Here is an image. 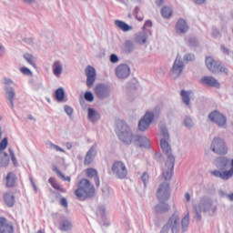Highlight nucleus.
Here are the masks:
<instances>
[{
  "label": "nucleus",
  "instance_id": "52",
  "mask_svg": "<svg viewBox=\"0 0 233 233\" xmlns=\"http://www.w3.org/2000/svg\"><path fill=\"white\" fill-rule=\"evenodd\" d=\"M196 5H203L205 3V0H193Z\"/></svg>",
  "mask_w": 233,
  "mask_h": 233
},
{
  "label": "nucleus",
  "instance_id": "2",
  "mask_svg": "<svg viewBox=\"0 0 233 233\" xmlns=\"http://www.w3.org/2000/svg\"><path fill=\"white\" fill-rule=\"evenodd\" d=\"M116 134L119 139L127 145H130L132 141H137L140 147L150 148V140L147 137L134 136L130 132V127L125 122L118 123Z\"/></svg>",
  "mask_w": 233,
  "mask_h": 233
},
{
  "label": "nucleus",
  "instance_id": "31",
  "mask_svg": "<svg viewBox=\"0 0 233 233\" xmlns=\"http://www.w3.org/2000/svg\"><path fill=\"white\" fill-rule=\"evenodd\" d=\"M124 52H126V54H130V52H134V43L132 41H126V43L124 44Z\"/></svg>",
  "mask_w": 233,
  "mask_h": 233
},
{
  "label": "nucleus",
  "instance_id": "37",
  "mask_svg": "<svg viewBox=\"0 0 233 233\" xmlns=\"http://www.w3.org/2000/svg\"><path fill=\"white\" fill-rule=\"evenodd\" d=\"M6 147H8V138L5 137L0 142V150H6Z\"/></svg>",
  "mask_w": 233,
  "mask_h": 233
},
{
  "label": "nucleus",
  "instance_id": "39",
  "mask_svg": "<svg viewBox=\"0 0 233 233\" xmlns=\"http://www.w3.org/2000/svg\"><path fill=\"white\" fill-rule=\"evenodd\" d=\"M56 174L58 177H61V179H63V181H67L68 183H70L71 181L70 177H65V175H63V173L59 170L56 171Z\"/></svg>",
  "mask_w": 233,
  "mask_h": 233
},
{
  "label": "nucleus",
  "instance_id": "33",
  "mask_svg": "<svg viewBox=\"0 0 233 233\" xmlns=\"http://www.w3.org/2000/svg\"><path fill=\"white\" fill-rule=\"evenodd\" d=\"M24 58L25 59V61H27V63H29V65H31V66H33L34 68H37V66H35V63L34 62V56L25 53L24 55Z\"/></svg>",
  "mask_w": 233,
  "mask_h": 233
},
{
  "label": "nucleus",
  "instance_id": "46",
  "mask_svg": "<svg viewBox=\"0 0 233 233\" xmlns=\"http://www.w3.org/2000/svg\"><path fill=\"white\" fill-rule=\"evenodd\" d=\"M60 205H62V207H64L65 208H67L68 202L66 201V198H61Z\"/></svg>",
  "mask_w": 233,
  "mask_h": 233
},
{
  "label": "nucleus",
  "instance_id": "34",
  "mask_svg": "<svg viewBox=\"0 0 233 233\" xmlns=\"http://www.w3.org/2000/svg\"><path fill=\"white\" fill-rule=\"evenodd\" d=\"M137 43L139 45H144V43H147V34L145 33H139L136 37Z\"/></svg>",
  "mask_w": 233,
  "mask_h": 233
},
{
  "label": "nucleus",
  "instance_id": "26",
  "mask_svg": "<svg viewBox=\"0 0 233 233\" xmlns=\"http://www.w3.org/2000/svg\"><path fill=\"white\" fill-rule=\"evenodd\" d=\"M48 182L53 187V188H55V190H58L59 192H63V193L66 192V189L62 187L61 185H59V183L57 182V180H56V178L50 177L48 179Z\"/></svg>",
  "mask_w": 233,
  "mask_h": 233
},
{
  "label": "nucleus",
  "instance_id": "28",
  "mask_svg": "<svg viewBox=\"0 0 233 233\" xmlns=\"http://www.w3.org/2000/svg\"><path fill=\"white\" fill-rule=\"evenodd\" d=\"M190 94H192V92L185 91V90H182L181 93H180L183 103L185 105H187V106H188V105H190Z\"/></svg>",
  "mask_w": 233,
  "mask_h": 233
},
{
  "label": "nucleus",
  "instance_id": "13",
  "mask_svg": "<svg viewBox=\"0 0 233 233\" xmlns=\"http://www.w3.org/2000/svg\"><path fill=\"white\" fill-rule=\"evenodd\" d=\"M116 76L119 79H127L130 76V67L127 64H121L116 68Z\"/></svg>",
  "mask_w": 233,
  "mask_h": 233
},
{
  "label": "nucleus",
  "instance_id": "14",
  "mask_svg": "<svg viewBox=\"0 0 233 233\" xmlns=\"http://www.w3.org/2000/svg\"><path fill=\"white\" fill-rule=\"evenodd\" d=\"M85 175H86V177H88V179H94L96 187H99L100 180H99V173L97 172V169L94 167H88L85 169Z\"/></svg>",
  "mask_w": 233,
  "mask_h": 233
},
{
  "label": "nucleus",
  "instance_id": "4",
  "mask_svg": "<svg viewBox=\"0 0 233 233\" xmlns=\"http://www.w3.org/2000/svg\"><path fill=\"white\" fill-rule=\"evenodd\" d=\"M157 198L160 205H157L155 207V212H157V214L168 212L170 206H168V204H165V202L170 199V186L167 183L161 184L157 191Z\"/></svg>",
  "mask_w": 233,
  "mask_h": 233
},
{
  "label": "nucleus",
  "instance_id": "63",
  "mask_svg": "<svg viewBox=\"0 0 233 233\" xmlns=\"http://www.w3.org/2000/svg\"><path fill=\"white\" fill-rule=\"evenodd\" d=\"M3 52V46H0V53Z\"/></svg>",
  "mask_w": 233,
  "mask_h": 233
},
{
  "label": "nucleus",
  "instance_id": "15",
  "mask_svg": "<svg viewBox=\"0 0 233 233\" xmlns=\"http://www.w3.org/2000/svg\"><path fill=\"white\" fill-rule=\"evenodd\" d=\"M200 83L206 86H213L214 88H219L221 86L219 82L213 76H203L200 79Z\"/></svg>",
  "mask_w": 233,
  "mask_h": 233
},
{
  "label": "nucleus",
  "instance_id": "10",
  "mask_svg": "<svg viewBox=\"0 0 233 233\" xmlns=\"http://www.w3.org/2000/svg\"><path fill=\"white\" fill-rule=\"evenodd\" d=\"M208 118L212 123H216L218 127H227V116L218 111H213L209 114Z\"/></svg>",
  "mask_w": 233,
  "mask_h": 233
},
{
  "label": "nucleus",
  "instance_id": "45",
  "mask_svg": "<svg viewBox=\"0 0 233 233\" xmlns=\"http://www.w3.org/2000/svg\"><path fill=\"white\" fill-rule=\"evenodd\" d=\"M184 125H186V127H192V119L191 118H186L185 120H184Z\"/></svg>",
  "mask_w": 233,
  "mask_h": 233
},
{
  "label": "nucleus",
  "instance_id": "47",
  "mask_svg": "<svg viewBox=\"0 0 233 233\" xmlns=\"http://www.w3.org/2000/svg\"><path fill=\"white\" fill-rule=\"evenodd\" d=\"M110 61H111V63H117L119 61V58L116 55H111Z\"/></svg>",
  "mask_w": 233,
  "mask_h": 233
},
{
  "label": "nucleus",
  "instance_id": "5",
  "mask_svg": "<svg viewBox=\"0 0 233 233\" xmlns=\"http://www.w3.org/2000/svg\"><path fill=\"white\" fill-rule=\"evenodd\" d=\"M76 187L77 188L74 191V194L79 201H85V199L96 196V187L87 178H82Z\"/></svg>",
  "mask_w": 233,
  "mask_h": 233
},
{
  "label": "nucleus",
  "instance_id": "56",
  "mask_svg": "<svg viewBox=\"0 0 233 233\" xmlns=\"http://www.w3.org/2000/svg\"><path fill=\"white\" fill-rule=\"evenodd\" d=\"M66 147L67 150H70L72 148V144L71 143H66Z\"/></svg>",
  "mask_w": 233,
  "mask_h": 233
},
{
  "label": "nucleus",
  "instance_id": "42",
  "mask_svg": "<svg viewBox=\"0 0 233 233\" xmlns=\"http://www.w3.org/2000/svg\"><path fill=\"white\" fill-rule=\"evenodd\" d=\"M149 177H150L148 176V173H147V172L143 173L141 179H142L145 187H147V182L148 181Z\"/></svg>",
  "mask_w": 233,
  "mask_h": 233
},
{
  "label": "nucleus",
  "instance_id": "62",
  "mask_svg": "<svg viewBox=\"0 0 233 233\" xmlns=\"http://www.w3.org/2000/svg\"><path fill=\"white\" fill-rule=\"evenodd\" d=\"M137 21H143V17H137Z\"/></svg>",
  "mask_w": 233,
  "mask_h": 233
},
{
  "label": "nucleus",
  "instance_id": "22",
  "mask_svg": "<svg viewBox=\"0 0 233 233\" xmlns=\"http://www.w3.org/2000/svg\"><path fill=\"white\" fill-rule=\"evenodd\" d=\"M179 224V216L173 214L167 222V227L172 228V232L177 230V227Z\"/></svg>",
  "mask_w": 233,
  "mask_h": 233
},
{
  "label": "nucleus",
  "instance_id": "1",
  "mask_svg": "<svg viewBox=\"0 0 233 233\" xmlns=\"http://www.w3.org/2000/svg\"><path fill=\"white\" fill-rule=\"evenodd\" d=\"M160 130L164 137L160 140V148L167 157L162 176L165 181H170V179H172V176L174 172V165L176 163V157L172 156V147H170V145L168 144V141H167V139H169L170 137L168 136V131H167V127H162Z\"/></svg>",
  "mask_w": 233,
  "mask_h": 233
},
{
  "label": "nucleus",
  "instance_id": "43",
  "mask_svg": "<svg viewBox=\"0 0 233 233\" xmlns=\"http://www.w3.org/2000/svg\"><path fill=\"white\" fill-rule=\"evenodd\" d=\"M65 112L67 114V116H72V114L74 113V109H72V107L68 106H66Z\"/></svg>",
  "mask_w": 233,
  "mask_h": 233
},
{
  "label": "nucleus",
  "instance_id": "51",
  "mask_svg": "<svg viewBox=\"0 0 233 233\" xmlns=\"http://www.w3.org/2000/svg\"><path fill=\"white\" fill-rule=\"evenodd\" d=\"M163 3H165V0H157V1H156V5H157V6H161V5H163Z\"/></svg>",
  "mask_w": 233,
  "mask_h": 233
},
{
  "label": "nucleus",
  "instance_id": "17",
  "mask_svg": "<svg viewBox=\"0 0 233 233\" xmlns=\"http://www.w3.org/2000/svg\"><path fill=\"white\" fill-rule=\"evenodd\" d=\"M0 233H14V226L8 224L5 218H0Z\"/></svg>",
  "mask_w": 233,
  "mask_h": 233
},
{
  "label": "nucleus",
  "instance_id": "29",
  "mask_svg": "<svg viewBox=\"0 0 233 233\" xmlns=\"http://www.w3.org/2000/svg\"><path fill=\"white\" fill-rule=\"evenodd\" d=\"M72 228V222L70 220H62L60 222V230L66 232Z\"/></svg>",
  "mask_w": 233,
  "mask_h": 233
},
{
  "label": "nucleus",
  "instance_id": "49",
  "mask_svg": "<svg viewBox=\"0 0 233 233\" xmlns=\"http://www.w3.org/2000/svg\"><path fill=\"white\" fill-rule=\"evenodd\" d=\"M195 210H196V214H197V219L198 221L201 220V215H199V211L198 210V207L195 206Z\"/></svg>",
  "mask_w": 233,
  "mask_h": 233
},
{
  "label": "nucleus",
  "instance_id": "41",
  "mask_svg": "<svg viewBox=\"0 0 233 233\" xmlns=\"http://www.w3.org/2000/svg\"><path fill=\"white\" fill-rule=\"evenodd\" d=\"M190 221V218L188 215L185 216L182 219V227H188V223Z\"/></svg>",
  "mask_w": 233,
  "mask_h": 233
},
{
  "label": "nucleus",
  "instance_id": "57",
  "mask_svg": "<svg viewBox=\"0 0 233 233\" xmlns=\"http://www.w3.org/2000/svg\"><path fill=\"white\" fill-rule=\"evenodd\" d=\"M228 197L230 199V201H233V193L229 194Z\"/></svg>",
  "mask_w": 233,
  "mask_h": 233
},
{
  "label": "nucleus",
  "instance_id": "6",
  "mask_svg": "<svg viewBox=\"0 0 233 233\" xmlns=\"http://www.w3.org/2000/svg\"><path fill=\"white\" fill-rule=\"evenodd\" d=\"M212 152L218 154L219 156H225L228 153V148L225 145V140L221 137H215L211 142L210 147Z\"/></svg>",
  "mask_w": 233,
  "mask_h": 233
},
{
  "label": "nucleus",
  "instance_id": "50",
  "mask_svg": "<svg viewBox=\"0 0 233 233\" xmlns=\"http://www.w3.org/2000/svg\"><path fill=\"white\" fill-rule=\"evenodd\" d=\"M4 84H5V85H12V79H10V78H5Z\"/></svg>",
  "mask_w": 233,
  "mask_h": 233
},
{
  "label": "nucleus",
  "instance_id": "54",
  "mask_svg": "<svg viewBox=\"0 0 233 233\" xmlns=\"http://www.w3.org/2000/svg\"><path fill=\"white\" fill-rule=\"evenodd\" d=\"M221 50H222V52H224V54L228 53V49H227V47H225V46H221Z\"/></svg>",
  "mask_w": 233,
  "mask_h": 233
},
{
  "label": "nucleus",
  "instance_id": "20",
  "mask_svg": "<svg viewBox=\"0 0 233 233\" xmlns=\"http://www.w3.org/2000/svg\"><path fill=\"white\" fill-rule=\"evenodd\" d=\"M181 72H183V63L177 58L172 67V74L176 75L177 77H179Z\"/></svg>",
  "mask_w": 233,
  "mask_h": 233
},
{
  "label": "nucleus",
  "instance_id": "53",
  "mask_svg": "<svg viewBox=\"0 0 233 233\" xmlns=\"http://www.w3.org/2000/svg\"><path fill=\"white\" fill-rule=\"evenodd\" d=\"M185 198H186L187 201H190V194L189 193H186Z\"/></svg>",
  "mask_w": 233,
  "mask_h": 233
},
{
  "label": "nucleus",
  "instance_id": "40",
  "mask_svg": "<svg viewBox=\"0 0 233 233\" xmlns=\"http://www.w3.org/2000/svg\"><path fill=\"white\" fill-rule=\"evenodd\" d=\"M20 72L24 74V76H32V71H30L28 67H21Z\"/></svg>",
  "mask_w": 233,
  "mask_h": 233
},
{
  "label": "nucleus",
  "instance_id": "59",
  "mask_svg": "<svg viewBox=\"0 0 233 233\" xmlns=\"http://www.w3.org/2000/svg\"><path fill=\"white\" fill-rule=\"evenodd\" d=\"M29 119L33 120V121H35V118L32 116H29Z\"/></svg>",
  "mask_w": 233,
  "mask_h": 233
},
{
  "label": "nucleus",
  "instance_id": "3",
  "mask_svg": "<svg viewBox=\"0 0 233 233\" xmlns=\"http://www.w3.org/2000/svg\"><path fill=\"white\" fill-rule=\"evenodd\" d=\"M216 165L218 168H220V170L225 171H211L212 176H214L215 177H220V179H223L224 181H227L230 179V177H233V159L225 157H220L216 159ZM229 167L230 169L227 170V168H229Z\"/></svg>",
  "mask_w": 233,
  "mask_h": 233
},
{
  "label": "nucleus",
  "instance_id": "16",
  "mask_svg": "<svg viewBox=\"0 0 233 233\" xmlns=\"http://www.w3.org/2000/svg\"><path fill=\"white\" fill-rule=\"evenodd\" d=\"M96 148L92 147L86 153L85 158H84V165L86 167H90L92 163H94V159H96Z\"/></svg>",
  "mask_w": 233,
  "mask_h": 233
},
{
  "label": "nucleus",
  "instance_id": "64",
  "mask_svg": "<svg viewBox=\"0 0 233 233\" xmlns=\"http://www.w3.org/2000/svg\"><path fill=\"white\" fill-rule=\"evenodd\" d=\"M38 233H44V232H43V230L39 229V230H38Z\"/></svg>",
  "mask_w": 233,
  "mask_h": 233
},
{
  "label": "nucleus",
  "instance_id": "18",
  "mask_svg": "<svg viewBox=\"0 0 233 233\" xmlns=\"http://www.w3.org/2000/svg\"><path fill=\"white\" fill-rule=\"evenodd\" d=\"M17 177L15 176V173L9 172L5 176V187L7 188H14L16 185Z\"/></svg>",
  "mask_w": 233,
  "mask_h": 233
},
{
  "label": "nucleus",
  "instance_id": "9",
  "mask_svg": "<svg viewBox=\"0 0 233 233\" xmlns=\"http://www.w3.org/2000/svg\"><path fill=\"white\" fill-rule=\"evenodd\" d=\"M153 121H154V113L150 111L146 112L144 116L138 122V130H140L141 132H145V130H148V127H150Z\"/></svg>",
  "mask_w": 233,
  "mask_h": 233
},
{
  "label": "nucleus",
  "instance_id": "48",
  "mask_svg": "<svg viewBox=\"0 0 233 233\" xmlns=\"http://www.w3.org/2000/svg\"><path fill=\"white\" fill-rule=\"evenodd\" d=\"M51 147H52L53 148H56V150L57 152H65V150H64L63 148H61L59 146H57V145H56V144H51Z\"/></svg>",
  "mask_w": 233,
  "mask_h": 233
},
{
  "label": "nucleus",
  "instance_id": "23",
  "mask_svg": "<svg viewBox=\"0 0 233 233\" xmlns=\"http://www.w3.org/2000/svg\"><path fill=\"white\" fill-rule=\"evenodd\" d=\"M10 165V158L8 157V153H3L0 151V167H5Z\"/></svg>",
  "mask_w": 233,
  "mask_h": 233
},
{
  "label": "nucleus",
  "instance_id": "27",
  "mask_svg": "<svg viewBox=\"0 0 233 233\" xmlns=\"http://www.w3.org/2000/svg\"><path fill=\"white\" fill-rule=\"evenodd\" d=\"M63 72V66H61L60 61H56L53 65V74H55L56 76H61V73Z\"/></svg>",
  "mask_w": 233,
  "mask_h": 233
},
{
  "label": "nucleus",
  "instance_id": "61",
  "mask_svg": "<svg viewBox=\"0 0 233 233\" xmlns=\"http://www.w3.org/2000/svg\"><path fill=\"white\" fill-rule=\"evenodd\" d=\"M2 137H3V131L1 130V127H0V139Z\"/></svg>",
  "mask_w": 233,
  "mask_h": 233
},
{
  "label": "nucleus",
  "instance_id": "25",
  "mask_svg": "<svg viewBox=\"0 0 233 233\" xmlns=\"http://www.w3.org/2000/svg\"><path fill=\"white\" fill-rule=\"evenodd\" d=\"M173 14H174V11L172 10V8L170 6L165 5L161 9V15L165 19H170V17H172Z\"/></svg>",
  "mask_w": 233,
  "mask_h": 233
},
{
  "label": "nucleus",
  "instance_id": "12",
  "mask_svg": "<svg viewBox=\"0 0 233 233\" xmlns=\"http://www.w3.org/2000/svg\"><path fill=\"white\" fill-rule=\"evenodd\" d=\"M86 86L89 88H92L94 86V84L96 83V68L92 66H87L86 70Z\"/></svg>",
  "mask_w": 233,
  "mask_h": 233
},
{
  "label": "nucleus",
  "instance_id": "38",
  "mask_svg": "<svg viewBox=\"0 0 233 233\" xmlns=\"http://www.w3.org/2000/svg\"><path fill=\"white\" fill-rule=\"evenodd\" d=\"M85 99H86V101L92 103V101H94V95L92 94V92H86Z\"/></svg>",
  "mask_w": 233,
  "mask_h": 233
},
{
  "label": "nucleus",
  "instance_id": "11",
  "mask_svg": "<svg viewBox=\"0 0 233 233\" xmlns=\"http://www.w3.org/2000/svg\"><path fill=\"white\" fill-rule=\"evenodd\" d=\"M95 95L98 99H105L110 96V87L104 84H98L95 87Z\"/></svg>",
  "mask_w": 233,
  "mask_h": 233
},
{
  "label": "nucleus",
  "instance_id": "30",
  "mask_svg": "<svg viewBox=\"0 0 233 233\" xmlns=\"http://www.w3.org/2000/svg\"><path fill=\"white\" fill-rule=\"evenodd\" d=\"M88 119L90 121H97L99 119V113L92 108H88Z\"/></svg>",
  "mask_w": 233,
  "mask_h": 233
},
{
  "label": "nucleus",
  "instance_id": "19",
  "mask_svg": "<svg viewBox=\"0 0 233 233\" xmlns=\"http://www.w3.org/2000/svg\"><path fill=\"white\" fill-rule=\"evenodd\" d=\"M188 24L183 18H179L176 25L177 34H187L188 32Z\"/></svg>",
  "mask_w": 233,
  "mask_h": 233
},
{
  "label": "nucleus",
  "instance_id": "44",
  "mask_svg": "<svg viewBox=\"0 0 233 233\" xmlns=\"http://www.w3.org/2000/svg\"><path fill=\"white\" fill-rule=\"evenodd\" d=\"M147 28H152V21L147 20L144 24L143 30H147Z\"/></svg>",
  "mask_w": 233,
  "mask_h": 233
},
{
  "label": "nucleus",
  "instance_id": "21",
  "mask_svg": "<svg viewBox=\"0 0 233 233\" xmlns=\"http://www.w3.org/2000/svg\"><path fill=\"white\" fill-rule=\"evenodd\" d=\"M4 201L8 207H14L15 205V197L12 192H5L4 194Z\"/></svg>",
  "mask_w": 233,
  "mask_h": 233
},
{
  "label": "nucleus",
  "instance_id": "24",
  "mask_svg": "<svg viewBox=\"0 0 233 233\" xmlns=\"http://www.w3.org/2000/svg\"><path fill=\"white\" fill-rule=\"evenodd\" d=\"M115 25L117 26V28L122 30V32H128L132 30V26L128 25L127 23L121 20H116Z\"/></svg>",
  "mask_w": 233,
  "mask_h": 233
},
{
  "label": "nucleus",
  "instance_id": "32",
  "mask_svg": "<svg viewBox=\"0 0 233 233\" xmlns=\"http://www.w3.org/2000/svg\"><path fill=\"white\" fill-rule=\"evenodd\" d=\"M56 99L61 103L65 99V90L63 88H58L56 91Z\"/></svg>",
  "mask_w": 233,
  "mask_h": 233
},
{
  "label": "nucleus",
  "instance_id": "7",
  "mask_svg": "<svg viewBox=\"0 0 233 233\" xmlns=\"http://www.w3.org/2000/svg\"><path fill=\"white\" fill-rule=\"evenodd\" d=\"M111 170L117 179H126L127 176H128L127 165L122 161H116L113 163Z\"/></svg>",
  "mask_w": 233,
  "mask_h": 233
},
{
  "label": "nucleus",
  "instance_id": "55",
  "mask_svg": "<svg viewBox=\"0 0 233 233\" xmlns=\"http://www.w3.org/2000/svg\"><path fill=\"white\" fill-rule=\"evenodd\" d=\"M188 57H189V61H192V59H194V56H192V55L186 56V59H188Z\"/></svg>",
  "mask_w": 233,
  "mask_h": 233
},
{
  "label": "nucleus",
  "instance_id": "35",
  "mask_svg": "<svg viewBox=\"0 0 233 233\" xmlns=\"http://www.w3.org/2000/svg\"><path fill=\"white\" fill-rule=\"evenodd\" d=\"M8 100L11 103L12 108H14V97H15V92H14V89H10L7 92Z\"/></svg>",
  "mask_w": 233,
  "mask_h": 233
},
{
  "label": "nucleus",
  "instance_id": "8",
  "mask_svg": "<svg viewBox=\"0 0 233 233\" xmlns=\"http://www.w3.org/2000/svg\"><path fill=\"white\" fill-rule=\"evenodd\" d=\"M206 66L211 72H220L221 74H228V69L224 66H221L219 62L214 60L212 56L206 57Z\"/></svg>",
  "mask_w": 233,
  "mask_h": 233
},
{
  "label": "nucleus",
  "instance_id": "58",
  "mask_svg": "<svg viewBox=\"0 0 233 233\" xmlns=\"http://www.w3.org/2000/svg\"><path fill=\"white\" fill-rule=\"evenodd\" d=\"M25 3H33L34 0H24Z\"/></svg>",
  "mask_w": 233,
  "mask_h": 233
},
{
  "label": "nucleus",
  "instance_id": "36",
  "mask_svg": "<svg viewBox=\"0 0 233 233\" xmlns=\"http://www.w3.org/2000/svg\"><path fill=\"white\" fill-rule=\"evenodd\" d=\"M9 150V154L11 156V159L13 162V165H15V167H17V158L15 157V153H14V150H12V148H8Z\"/></svg>",
  "mask_w": 233,
  "mask_h": 233
},
{
  "label": "nucleus",
  "instance_id": "60",
  "mask_svg": "<svg viewBox=\"0 0 233 233\" xmlns=\"http://www.w3.org/2000/svg\"><path fill=\"white\" fill-rule=\"evenodd\" d=\"M33 187H34L35 192H37V187H35V183H33Z\"/></svg>",
  "mask_w": 233,
  "mask_h": 233
}]
</instances>
